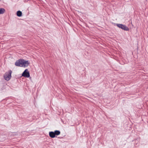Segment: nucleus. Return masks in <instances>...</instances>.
Wrapping results in <instances>:
<instances>
[{
  "label": "nucleus",
  "instance_id": "nucleus-2",
  "mask_svg": "<svg viewBox=\"0 0 148 148\" xmlns=\"http://www.w3.org/2000/svg\"><path fill=\"white\" fill-rule=\"evenodd\" d=\"M60 134V131L56 130L53 132H49V136L51 138H54L56 136H58Z\"/></svg>",
  "mask_w": 148,
  "mask_h": 148
},
{
  "label": "nucleus",
  "instance_id": "nucleus-5",
  "mask_svg": "<svg viewBox=\"0 0 148 148\" xmlns=\"http://www.w3.org/2000/svg\"><path fill=\"white\" fill-rule=\"evenodd\" d=\"M22 76L26 78H28L30 77L29 72L27 69H26L24 71L22 74Z\"/></svg>",
  "mask_w": 148,
  "mask_h": 148
},
{
  "label": "nucleus",
  "instance_id": "nucleus-4",
  "mask_svg": "<svg viewBox=\"0 0 148 148\" xmlns=\"http://www.w3.org/2000/svg\"><path fill=\"white\" fill-rule=\"evenodd\" d=\"M116 25L119 28H120L124 30L128 31L129 30V28L125 25L121 24H117Z\"/></svg>",
  "mask_w": 148,
  "mask_h": 148
},
{
  "label": "nucleus",
  "instance_id": "nucleus-6",
  "mask_svg": "<svg viewBox=\"0 0 148 148\" xmlns=\"http://www.w3.org/2000/svg\"><path fill=\"white\" fill-rule=\"evenodd\" d=\"M22 13L21 11H18L17 12L16 15L19 17H21L22 16Z\"/></svg>",
  "mask_w": 148,
  "mask_h": 148
},
{
  "label": "nucleus",
  "instance_id": "nucleus-7",
  "mask_svg": "<svg viewBox=\"0 0 148 148\" xmlns=\"http://www.w3.org/2000/svg\"><path fill=\"white\" fill-rule=\"evenodd\" d=\"M5 12V10L3 8H0V14H3Z\"/></svg>",
  "mask_w": 148,
  "mask_h": 148
},
{
  "label": "nucleus",
  "instance_id": "nucleus-3",
  "mask_svg": "<svg viewBox=\"0 0 148 148\" xmlns=\"http://www.w3.org/2000/svg\"><path fill=\"white\" fill-rule=\"evenodd\" d=\"M12 71H9L6 72L4 75V78L7 81H9L11 77Z\"/></svg>",
  "mask_w": 148,
  "mask_h": 148
},
{
  "label": "nucleus",
  "instance_id": "nucleus-1",
  "mask_svg": "<svg viewBox=\"0 0 148 148\" xmlns=\"http://www.w3.org/2000/svg\"><path fill=\"white\" fill-rule=\"evenodd\" d=\"M30 62L23 59H21L17 60L15 63V65L17 66L23 68H26L29 65Z\"/></svg>",
  "mask_w": 148,
  "mask_h": 148
}]
</instances>
